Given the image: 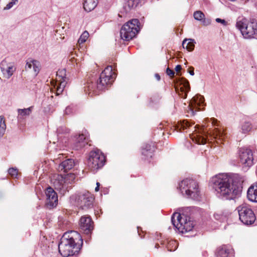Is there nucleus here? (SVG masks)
<instances>
[{"label": "nucleus", "mask_w": 257, "mask_h": 257, "mask_svg": "<svg viewBox=\"0 0 257 257\" xmlns=\"http://www.w3.org/2000/svg\"><path fill=\"white\" fill-rule=\"evenodd\" d=\"M105 163V157L98 150L90 152L88 159L87 165L92 171H95L101 168Z\"/></svg>", "instance_id": "8"}, {"label": "nucleus", "mask_w": 257, "mask_h": 257, "mask_svg": "<svg viewBox=\"0 0 257 257\" xmlns=\"http://www.w3.org/2000/svg\"><path fill=\"white\" fill-rule=\"evenodd\" d=\"M66 84V78L65 77L62 76L60 77V76H58L57 80L54 86V88L56 90H54L53 89H51V91H56V95H59L63 91Z\"/></svg>", "instance_id": "16"}, {"label": "nucleus", "mask_w": 257, "mask_h": 257, "mask_svg": "<svg viewBox=\"0 0 257 257\" xmlns=\"http://www.w3.org/2000/svg\"><path fill=\"white\" fill-rule=\"evenodd\" d=\"M34 61H35V60L32 59H29L27 61V63L25 66V68L27 70H29L33 68V64H34Z\"/></svg>", "instance_id": "37"}, {"label": "nucleus", "mask_w": 257, "mask_h": 257, "mask_svg": "<svg viewBox=\"0 0 257 257\" xmlns=\"http://www.w3.org/2000/svg\"><path fill=\"white\" fill-rule=\"evenodd\" d=\"M202 24L204 26H208L211 24V20L209 19H205V18L201 20Z\"/></svg>", "instance_id": "40"}, {"label": "nucleus", "mask_w": 257, "mask_h": 257, "mask_svg": "<svg viewBox=\"0 0 257 257\" xmlns=\"http://www.w3.org/2000/svg\"><path fill=\"white\" fill-rule=\"evenodd\" d=\"M238 154L240 163L243 167H250L253 164L255 159L250 149L241 148L239 150Z\"/></svg>", "instance_id": "11"}, {"label": "nucleus", "mask_w": 257, "mask_h": 257, "mask_svg": "<svg viewBox=\"0 0 257 257\" xmlns=\"http://www.w3.org/2000/svg\"><path fill=\"white\" fill-rule=\"evenodd\" d=\"M71 199L74 200L75 205L82 209L90 208L93 206L94 197L91 194L88 192L73 196Z\"/></svg>", "instance_id": "10"}, {"label": "nucleus", "mask_w": 257, "mask_h": 257, "mask_svg": "<svg viewBox=\"0 0 257 257\" xmlns=\"http://www.w3.org/2000/svg\"><path fill=\"white\" fill-rule=\"evenodd\" d=\"M240 128L242 133L245 134L252 128V125L249 121H243L240 124Z\"/></svg>", "instance_id": "27"}, {"label": "nucleus", "mask_w": 257, "mask_h": 257, "mask_svg": "<svg viewBox=\"0 0 257 257\" xmlns=\"http://www.w3.org/2000/svg\"><path fill=\"white\" fill-rule=\"evenodd\" d=\"M51 182L55 189L62 194H64L67 191H68L70 188V186H68L64 177L61 175H54L51 179Z\"/></svg>", "instance_id": "13"}, {"label": "nucleus", "mask_w": 257, "mask_h": 257, "mask_svg": "<svg viewBox=\"0 0 257 257\" xmlns=\"http://www.w3.org/2000/svg\"><path fill=\"white\" fill-rule=\"evenodd\" d=\"M168 249L169 251H174L176 250L177 248V244L176 241H172L169 243L168 246Z\"/></svg>", "instance_id": "35"}, {"label": "nucleus", "mask_w": 257, "mask_h": 257, "mask_svg": "<svg viewBox=\"0 0 257 257\" xmlns=\"http://www.w3.org/2000/svg\"><path fill=\"white\" fill-rule=\"evenodd\" d=\"M179 189L183 195L194 200H198L199 196L198 184L194 179L187 178L179 184Z\"/></svg>", "instance_id": "4"}, {"label": "nucleus", "mask_w": 257, "mask_h": 257, "mask_svg": "<svg viewBox=\"0 0 257 257\" xmlns=\"http://www.w3.org/2000/svg\"><path fill=\"white\" fill-rule=\"evenodd\" d=\"M230 253V249L224 245L218 248L216 252L217 257H228Z\"/></svg>", "instance_id": "26"}, {"label": "nucleus", "mask_w": 257, "mask_h": 257, "mask_svg": "<svg viewBox=\"0 0 257 257\" xmlns=\"http://www.w3.org/2000/svg\"><path fill=\"white\" fill-rule=\"evenodd\" d=\"M64 178L65 179L66 184L68 186H70L74 181L75 179V176L74 174L70 173L65 176Z\"/></svg>", "instance_id": "30"}, {"label": "nucleus", "mask_w": 257, "mask_h": 257, "mask_svg": "<svg viewBox=\"0 0 257 257\" xmlns=\"http://www.w3.org/2000/svg\"><path fill=\"white\" fill-rule=\"evenodd\" d=\"M215 21L217 23H221L223 26H226V25H227V22H226L224 20L221 19L220 18L216 19Z\"/></svg>", "instance_id": "42"}, {"label": "nucleus", "mask_w": 257, "mask_h": 257, "mask_svg": "<svg viewBox=\"0 0 257 257\" xmlns=\"http://www.w3.org/2000/svg\"><path fill=\"white\" fill-rule=\"evenodd\" d=\"M99 186H100V184H99V183L97 182V183H96V186H98V187H99Z\"/></svg>", "instance_id": "50"}, {"label": "nucleus", "mask_w": 257, "mask_h": 257, "mask_svg": "<svg viewBox=\"0 0 257 257\" xmlns=\"http://www.w3.org/2000/svg\"><path fill=\"white\" fill-rule=\"evenodd\" d=\"M194 18L197 21H201L205 17L204 14L200 11H197L194 13Z\"/></svg>", "instance_id": "33"}, {"label": "nucleus", "mask_w": 257, "mask_h": 257, "mask_svg": "<svg viewBox=\"0 0 257 257\" xmlns=\"http://www.w3.org/2000/svg\"><path fill=\"white\" fill-rule=\"evenodd\" d=\"M204 142H205V140L204 139H202L201 143L203 144V143H204Z\"/></svg>", "instance_id": "49"}, {"label": "nucleus", "mask_w": 257, "mask_h": 257, "mask_svg": "<svg viewBox=\"0 0 257 257\" xmlns=\"http://www.w3.org/2000/svg\"><path fill=\"white\" fill-rule=\"evenodd\" d=\"M247 196L250 201L257 202V183L251 186L248 188Z\"/></svg>", "instance_id": "21"}, {"label": "nucleus", "mask_w": 257, "mask_h": 257, "mask_svg": "<svg viewBox=\"0 0 257 257\" xmlns=\"http://www.w3.org/2000/svg\"><path fill=\"white\" fill-rule=\"evenodd\" d=\"M79 225L80 231L86 234H91L94 228L93 222L88 216H82Z\"/></svg>", "instance_id": "14"}, {"label": "nucleus", "mask_w": 257, "mask_h": 257, "mask_svg": "<svg viewBox=\"0 0 257 257\" xmlns=\"http://www.w3.org/2000/svg\"><path fill=\"white\" fill-rule=\"evenodd\" d=\"M33 109V106L29 107L27 108L18 109V119H23L27 116L30 115Z\"/></svg>", "instance_id": "25"}, {"label": "nucleus", "mask_w": 257, "mask_h": 257, "mask_svg": "<svg viewBox=\"0 0 257 257\" xmlns=\"http://www.w3.org/2000/svg\"><path fill=\"white\" fill-rule=\"evenodd\" d=\"M89 33L87 31H84L80 36V38L78 40V42L79 44H81L85 42H86V40L88 39L89 37Z\"/></svg>", "instance_id": "31"}, {"label": "nucleus", "mask_w": 257, "mask_h": 257, "mask_svg": "<svg viewBox=\"0 0 257 257\" xmlns=\"http://www.w3.org/2000/svg\"><path fill=\"white\" fill-rule=\"evenodd\" d=\"M99 187L98 186H96L95 188V191L96 192H97L99 191Z\"/></svg>", "instance_id": "48"}, {"label": "nucleus", "mask_w": 257, "mask_h": 257, "mask_svg": "<svg viewBox=\"0 0 257 257\" xmlns=\"http://www.w3.org/2000/svg\"><path fill=\"white\" fill-rule=\"evenodd\" d=\"M34 64H33V66L32 68L35 75H36L39 73L40 70V63L37 60H35V61H34Z\"/></svg>", "instance_id": "36"}, {"label": "nucleus", "mask_w": 257, "mask_h": 257, "mask_svg": "<svg viewBox=\"0 0 257 257\" xmlns=\"http://www.w3.org/2000/svg\"><path fill=\"white\" fill-rule=\"evenodd\" d=\"M88 140V133L86 131H85L81 134H79L75 139V149L78 150L84 147L87 144Z\"/></svg>", "instance_id": "17"}, {"label": "nucleus", "mask_w": 257, "mask_h": 257, "mask_svg": "<svg viewBox=\"0 0 257 257\" xmlns=\"http://www.w3.org/2000/svg\"><path fill=\"white\" fill-rule=\"evenodd\" d=\"M191 124L186 120H183L181 121L180 123L177 126V131L181 132L182 130H184L188 127L190 126Z\"/></svg>", "instance_id": "29"}, {"label": "nucleus", "mask_w": 257, "mask_h": 257, "mask_svg": "<svg viewBox=\"0 0 257 257\" xmlns=\"http://www.w3.org/2000/svg\"><path fill=\"white\" fill-rule=\"evenodd\" d=\"M0 69L3 77L9 79L13 76L16 70L15 63L9 58H6L0 63Z\"/></svg>", "instance_id": "12"}, {"label": "nucleus", "mask_w": 257, "mask_h": 257, "mask_svg": "<svg viewBox=\"0 0 257 257\" xmlns=\"http://www.w3.org/2000/svg\"><path fill=\"white\" fill-rule=\"evenodd\" d=\"M83 244V239L75 231L65 232L58 245L59 252L63 257H68L78 252Z\"/></svg>", "instance_id": "2"}, {"label": "nucleus", "mask_w": 257, "mask_h": 257, "mask_svg": "<svg viewBox=\"0 0 257 257\" xmlns=\"http://www.w3.org/2000/svg\"><path fill=\"white\" fill-rule=\"evenodd\" d=\"M72 112V109L70 107L68 106L66 108L65 113L66 114H69Z\"/></svg>", "instance_id": "43"}, {"label": "nucleus", "mask_w": 257, "mask_h": 257, "mask_svg": "<svg viewBox=\"0 0 257 257\" xmlns=\"http://www.w3.org/2000/svg\"><path fill=\"white\" fill-rule=\"evenodd\" d=\"M6 130V124L4 117L0 116V138L4 135Z\"/></svg>", "instance_id": "28"}, {"label": "nucleus", "mask_w": 257, "mask_h": 257, "mask_svg": "<svg viewBox=\"0 0 257 257\" xmlns=\"http://www.w3.org/2000/svg\"><path fill=\"white\" fill-rule=\"evenodd\" d=\"M191 70H190L189 71V73H190V74L192 76L194 75V69L193 67H191Z\"/></svg>", "instance_id": "46"}, {"label": "nucleus", "mask_w": 257, "mask_h": 257, "mask_svg": "<svg viewBox=\"0 0 257 257\" xmlns=\"http://www.w3.org/2000/svg\"><path fill=\"white\" fill-rule=\"evenodd\" d=\"M98 0H85L83 4V8L87 12H90L96 7Z\"/></svg>", "instance_id": "23"}, {"label": "nucleus", "mask_w": 257, "mask_h": 257, "mask_svg": "<svg viewBox=\"0 0 257 257\" xmlns=\"http://www.w3.org/2000/svg\"><path fill=\"white\" fill-rule=\"evenodd\" d=\"M18 2V0H11L7 6L4 8V10H8L11 9L15 5H16Z\"/></svg>", "instance_id": "38"}, {"label": "nucleus", "mask_w": 257, "mask_h": 257, "mask_svg": "<svg viewBox=\"0 0 257 257\" xmlns=\"http://www.w3.org/2000/svg\"><path fill=\"white\" fill-rule=\"evenodd\" d=\"M237 210L239 219L243 224H252L255 220V214L249 206L242 204L237 207Z\"/></svg>", "instance_id": "9"}, {"label": "nucleus", "mask_w": 257, "mask_h": 257, "mask_svg": "<svg viewBox=\"0 0 257 257\" xmlns=\"http://www.w3.org/2000/svg\"><path fill=\"white\" fill-rule=\"evenodd\" d=\"M8 172L11 176L14 178H16L18 176V170L16 169L10 168L9 169Z\"/></svg>", "instance_id": "39"}, {"label": "nucleus", "mask_w": 257, "mask_h": 257, "mask_svg": "<svg viewBox=\"0 0 257 257\" xmlns=\"http://www.w3.org/2000/svg\"><path fill=\"white\" fill-rule=\"evenodd\" d=\"M204 100V97L200 95L195 96L192 98L189 105L192 115H194L195 113L194 109L202 104Z\"/></svg>", "instance_id": "18"}, {"label": "nucleus", "mask_w": 257, "mask_h": 257, "mask_svg": "<svg viewBox=\"0 0 257 257\" xmlns=\"http://www.w3.org/2000/svg\"><path fill=\"white\" fill-rule=\"evenodd\" d=\"M150 145H146V148L142 150V155L147 157H152V153L150 151Z\"/></svg>", "instance_id": "34"}, {"label": "nucleus", "mask_w": 257, "mask_h": 257, "mask_svg": "<svg viewBox=\"0 0 257 257\" xmlns=\"http://www.w3.org/2000/svg\"><path fill=\"white\" fill-rule=\"evenodd\" d=\"M236 27L244 38H252L257 34V24L249 23L246 19H238L236 23Z\"/></svg>", "instance_id": "6"}, {"label": "nucleus", "mask_w": 257, "mask_h": 257, "mask_svg": "<svg viewBox=\"0 0 257 257\" xmlns=\"http://www.w3.org/2000/svg\"><path fill=\"white\" fill-rule=\"evenodd\" d=\"M171 221L174 226L182 233L190 231L194 225L190 220L187 221L185 217H183L179 213H174L171 217Z\"/></svg>", "instance_id": "7"}, {"label": "nucleus", "mask_w": 257, "mask_h": 257, "mask_svg": "<svg viewBox=\"0 0 257 257\" xmlns=\"http://www.w3.org/2000/svg\"><path fill=\"white\" fill-rule=\"evenodd\" d=\"M180 90L181 93H179L181 97L186 98L187 96V93L190 90V87L188 81L185 78H182L180 80Z\"/></svg>", "instance_id": "20"}, {"label": "nucleus", "mask_w": 257, "mask_h": 257, "mask_svg": "<svg viewBox=\"0 0 257 257\" xmlns=\"http://www.w3.org/2000/svg\"><path fill=\"white\" fill-rule=\"evenodd\" d=\"M211 120L212 121V124L213 125L218 126V124H217V119H216L214 118H211Z\"/></svg>", "instance_id": "45"}, {"label": "nucleus", "mask_w": 257, "mask_h": 257, "mask_svg": "<svg viewBox=\"0 0 257 257\" xmlns=\"http://www.w3.org/2000/svg\"><path fill=\"white\" fill-rule=\"evenodd\" d=\"M112 68L108 66L100 74L99 79L96 83H88L87 84V90L90 94L97 95L99 91L104 90L112 81L113 79Z\"/></svg>", "instance_id": "3"}, {"label": "nucleus", "mask_w": 257, "mask_h": 257, "mask_svg": "<svg viewBox=\"0 0 257 257\" xmlns=\"http://www.w3.org/2000/svg\"><path fill=\"white\" fill-rule=\"evenodd\" d=\"M75 165L74 160L68 159L61 162L58 166V170L67 172L72 169Z\"/></svg>", "instance_id": "19"}, {"label": "nucleus", "mask_w": 257, "mask_h": 257, "mask_svg": "<svg viewBox=\"0 0 257 257\" xmlns=\"http://www.w3.org/2000/svg\"><path fill=\"white\" fill-rule=\"evenodd\" d=\"M181 69L182 67L180 65H177L175 68L176 71L177 72L180 71L181 70Z\"/></svg>", "instance_id": "44"}, {"label": "nucleus", "mask_w": 257, "mask_h": 257, "mask_svg": "<svg viewBox=\"0 0 257 257\" xmlns=\"http://www.w3.org/2000/svg\"><path fill=\"white\" fill-rule=\"evenodd\" d=\"M166 73L168 75H169L171 77H173L174 76L175 72L170 69L169 67L167 68Z\"/></svg>", "instance_id": "41"}, {"label": "nucleus", "mask_w": 257, "mask_h": 257, "mask_svg": "<svg viewBox=\"0 0 257 257\" xmlns=\"http://www.w3.org/2000/svg\"><path fill=\"white\" fill-rule=\"evenodd\" d=\"M46 195V205L49 208L56 207L58 204L57 193L51 187H48L45 192Z\"/></svg>", "instance_id": "15"}, {"label": "nucleus", "mask_w": 257, "mask_h": 257, "mask_svg": "<svg viewBox=\"0 0 257 257\" xmlns=\"http://www.w3.org/2000/svg\"><path fill=\"white\" fill-rule=\"evenodd\" d=\"M155 78L157 79V80L159 81L161 79L160 76L159 74L156 73L155 75Z\"/></svg>", "instance_id": "47"}, {"label": "nucleus", "mask_w": 257, "mask_h": 257, "mask_svg": "<svg viewBox=\"0 0 257 257\" xmlns=\"http://www.w3.org/2000/svg\"><path fill=\"white\" fill-rule=\"evenodd\" d=\"M212 134V136L216 139H218V141L223 140L226 136V134L224 133V131L222 128H215L210 133Z\"/></svg>", "instance_id": "22"}, {"label": "nucleus", "mask_w": 257, "mask_h": 257, "mask_svg": "<svg viewBox=\"0 0 257 257\" xmlns=\"http://www.w3.org/2000/svg\"><path fill=\"white\" fill-rule=\"evenodd\" d=\"M140 22L138 19H133L124 24L120 31L122 39L130 41L134 38L140 31Z\"/></svg>", "instance_id": "5"}, {"label": "nucleus", "mask_w": 257, "mask_h": 257, "mask_svg": "<svg viewBox=\"0 0 257 257\" xmlns=\"http://www.w3.org/2000/svg\"><path fill=\"white\" fill-rule=\"evenodd\" d=\"M211 182L216 195L222 199H234L241 192V181L237 176L231 177L227 174H219L212 178Z\"/></svg>", "instance_id": "1"}, {"label": "nucleus", "mask_w": 257, "mask_h": 257, "mask_svg": "<svg viewBox=\"0 0 257 257\" xmlns=\"http://www.w3.org/2000/svg\"><path fill=\"white\" fill-rule=\"evenodd\" d=\"M141 0H127V5L129 8H136L139 6Z\"/></svg>", "instance_id": "32"}, {"label": "nucleus", "mask_w": 257, "mask_h": 257, "mask_svg": "<svg viewBox=\"0 0 257 257\" xmlns=\"http://www.w3.org/2000/svg\"><path fill=\"white\" fill-rule=\"evenodd\" d=\"M195 40L192 39H185L182 42L183 48L187 49L188 51H192L195 47Z\"/></svg>", "instance_id": "24"}]
</instances>
